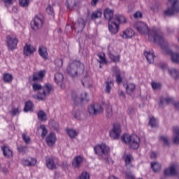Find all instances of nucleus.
Returning <instances> with one entry per match:
<instances>
[{
    "instance_id": "26",
    "label": "nucleus",
    "mask_w": 179,
    "mask_h": 179,
    "mask_svg": "<svg viewBox=\"0 0 179 179\" xmlns=\"http://www.w3.org/2000/svg\"><path fill=\"white\" fill-rule=\"evenodd\" d=\"M46 166L48 169L50 170H54L57 167L55 166V164L54 163V159L50 157H46L45 158Z\"/></svg>"
},
{
    "instance_id": "17",
    "label": "nucleus",
    "mask_w": 179,
    "mask_h": 179,
    "mask_svg": "<svg viewBox=\"0 0 179 179\" xmlns=\"http://www.w3.org/2000/svg\"><path fill=\"white\" fill-rule=\"evenodd\" d=\"M135 36V31L131 28H127L126 30L123 31L122 34H120L122 38H132Z\"/></svg>"
},
{
    "instance_id": "30",
    "label": "nucleus",
    "mask_w": 179,
    "mask_h": 179,
    "mask_svg": "<svg viewBox=\"0 0 179 179\" xmlns=\"http://www.w3.org/2000/svg\"><path fill=\"white\" fill-rule=\"evenodd\" d=\"M1 150L5 157H11L13 152H12V150L9 149V147L4 145L1 148Z\"/></svg>"
},
{
    "instance_id": "38",
    "label": "nucleus",
    "mask_w": 179,
    "mask_h": 179,
    "mask_svg": "<svg viewBox=\"0 0 179 179\" xmlns=\"http://www.w3.org/2000/svg\"><path fill=\"white\" fill-rule=\"evenodd\" d=\"M67 134L71 139H73V138H76V136L78 135V131L72 129H68Z\"/></svg>"
},
{
    "instance_id": "34",
    "label": "nucleus",
    "mask_w": 179,
    "mask_h": 179,
    "mask_svg": "<svg viewBox=\"0 0 179 179\" xmlns=\"http://www.w3.org/2000/svg\"><path fill=\"white\" fill-rule=\"evenodd\" d=\"M13 79V76L9 73H4L3 75V80L5 83H10Z\"/></svg>"
},
{
    "instance_id": "21",
    "label": "nucleus",
    "mask_w": 179,
    "mask_h": 179,
    "mask_svg": "<svg viewBox=\"0 0 179 179\" xmlns=\"http://www.w3.org/2000/svg\"><path fill=\"white\" fill-rule=\"evenodd\" d=\"M144 55L148 64H153V62H155V58H156V56H155L154 52L150 51H145L144 52Z\"/></svg>"
},
{
    "instance_id": "39",
    "label": "nucleus",
    "mask_w": 179,
    "mask_h": 179,
    "mask_svg": "<svg viewBox=\"0 0 179 179\" xmlns=\"http://www.w3.org/2000/svg\"><path fill=\"white\" fill-rule=\"evenodd\" d=\"M108 57L113 62H120V55H114L113 53L109 52Z\"/></svg>"
},
{
    "instance_id": "13",
    "label": "nucleus",
    "mask_w": 179,
    "mask_h": 179,
    "mask_svg": "<svg viewBox=\"0 0 179 179\" xmlns=\"http://www.w3.org/2000/svg\"><path fill=\"white\" fill-rule=\"evenodd\" d=\"M121 134V127L120 124H114L113 129L110 132V136L112 139H118Z\"/></svg>"
},
{
    "instance_id": "14",
    "label": "nucleus",
    "mask_w": 179,
    "mask_h": 179,
    "mask_svg": "<svg viewBox=\"0 0 179 179\" xmlns=\"http://www.w3.org/2000/svg\"><path fill=\"white\" fill-rule=\"evenodd\" d=\"M108 30L112 34H117L120 30V25L114 20L108 21Z\"/></svg>"
},
{
    "instance_id": "11",
    "label": "nucleus",
    "mask_w": 179,
    "mask_h": 179,
    "mask_svg": "<svg viewBox=\"0 0 179 179\" xmlns=\"http://www.w3.org/2000/svg\"><path fill=\"white\" fill-rule=\"evenodd\" d=\"M6 41L8 50H11V51L16 49V48L17 47V43H19V40H17V38L12 37L11 36H8Z\"/></svg>"
},
{
    "instance_id": "25",
    "label": "nucleus",
    "mask_w": 179,
    "mask_h": 179,
    "mask_svg": "<svg viewBox=\"0 0 179 179\" xmlns=\"http://www.w3.org/2000/svg\"><path fill=\"white\" fill-rule=\"evenodd\" d=\"M114 21L117 22L118 24H125V23H127V18L122 14H116L115 15Z\"/></svg>"
},
{
    "instance_id": "16",
    "label": "nucleus",
    "mask_w": 179,
    "mask_h": 179,
    "mask_svg": "<svg viewBox=\"0 0 179 179\" xmlns=\"http://www.w3.org/2000/svg\"><path fill=\"white\" fill-rule=\"evenodd\" d=\"M104 17L108 22L113 21L115 19L114 17V10L110 8H106L103 12Z\"/></svg>"
},
{
    "instance_id": "52",
    "label": "nucleus",
    "mask_w": 179,
    "mask_h": 179,
    "mask_svg": "<svg viewBox=\"0 0 179 179\" xmlns=\"http://www.w3.org/2000/svg\"><path fill=\"white\" fill-rule=\"evenodd\" d=\"M161 141L166 145V146H170V141L169 140L168 137L161 136Z\"/></svg>"
},
{
    "instance_id": "63",
    "label": "nucleus",
    "mask_w": 179,
    "mask_h": 179,
    "mask_svg": "<svg viewBox=\"0 0 179 179\" xmlns=\"http://www.w3.org/2000/svg\"><path fill=\"white\" fill-rule=\"evenodd\" d=\"M113 71L114 73L115 74V76H117V73H121L120 72V69H118V67L113 68Z\"/></svg>"
},
{
    "instance_id": "35",
    "label": "nucleus",
    "mask_w": 179,
    "mask_h": 179,
    "mask_svg": "<svg viewBox=\"0 0 179 179\" xmlns=\"http://www.w3.org/2000/svg\"><path fill=\"white\" fill-rule=\"evenodd\" d=\"M38 120H40V121H47V115L45 114V113H44V111L43 110H39L38 112Z\"/></svg>"
},
{
    "instance_id": "58",
    "label": "nucleus",
    "mask_w": 179,
    "mask_h": 179,
    "mask_svg": "<svg viewBox=\"0 0 179 179\" xmlns=\"http://www.w3.org/2000/svg\"><path fill=\"white\" fill-rule=\"evenodd\" d=\"M116 82L120 85L122 82V78L121 77V73L116 74Z\"/></svg>"
},
{
    "instance_id": "3",
    "label": "nucleus",
    "mask_w": 179,
    "mask_h": 179,
    "mask_svg": "<svg viewBox=\"0 0 179 179\" xmlns=\"http://www.w3.org/2000/svg\"><path fill=\"white\" fill-rule=\"evenodd\" d=\"M67 73L72 76V78H75V76H78V75H82L85 71V65L80 63L79 61H74L69 64L67 67Z\"/></svg>"
},
{
    "instance_id": "5",
    "label": "nucleus",
    "mask_w": 179,
    "mask_h": 179,
    "mask_svg": "<svg viewBox=\"0 0 179 179\" xmlns=\"http://www.w3.org/2000/svg\"><path fill=\"white\" fill-rule=\"evenodd\" d=\"M121 141L124 143H128L131 149L136 150L139 148V142L141 138L136 134L129 136V134H124L122 136Z\"/></svg>"
},
{
    "instance_id": "46",
    "label": "nucleus",
    "mask_w": 179,
    "mask_h": 179,
    "mask_svg": "<svg viewBox=\"0 0 179 179\" xmlns=\"http://www.w3.org/2000/svg\"><path fill=\"white\" fill-rule=\"evenodd\" d=\"M156 119L155 118V117H150L148 125H150L151 128H156Z\"/></svg>"
},
{
    "instance_id": "56",
    "label": "nucleus",
    "mask_w": 179,
    "mask_h": 179,
    "mask_svg": "<svg viewBox=\"0 0 179 179\" xmlns=\"http://www.w3.org/2000/svg\"><path fill=\"white\" fill-rule=\"evenodd\" d=\"M46 12L48 13V15H54V9H52V7L51 6H48L46 8Z\"/></svg>"
},
{
    "instance_id": "59",
    "label": "nucleus",
    "mask_w": 179,
    "mask_h": 179,
    "mask_svg": "<svg viewBox=\"0 0 179 179\" xmlns=\"http://www.w3.org/2000/svg\"><path fill=\"white\" fill-rule=\"evenodd\" d=\"M1 1H3V3L6 5V6H8V5H12L15 0H0V2Z\"/></svg>"
},
{
    "instance_id": "15",
    "label": "nucleus",
    "mask_w": 179,
    "mask_h": 179,
    "mask_svg": "<svg viewBox=\"0 0 179 179\" xmlns=\"http://www.w3.org/2000/svg\"><path fill=\"white\" fill-rule=\"evenodd\" d=\"M173 143L174 145H179V127L175 126L173 127Z\"/></svg>"
},
{
    "instance_id": "6",
    "label": "nucleus",
    "mask_w": 179,
    "mask_h": 179,
    "mask_svg": "<svg viewBox=\"0 0 179 179\" xmlns=\"http://www.w3.org/2000/svg\"><path fill=\"white\" fill-rule=\"evenodd\" d=\"M166 16H173L179 13V0H168V8L164 11Z\"/></svg>"
},
{
    "instance_id": "48",
    "label": "nucleus",
    "mask_w": 179,
    "mask_h": 179,
    "mask_svg": "<svg viewBox=\"0 0 179 179\" xmlns=\"http://www.w3.org/2000/svg\"><path fill=\"white\" fill-rule=\"evenodd\" d=\"M79 179H90V174L87 171H83L80 175Z\"/></svg>"
},
{
    "instance_id": "33",
    "label": "nucleus",
    "mask_w": 179,
    "mask_h": 179,
    "mask_svg": "<svg viewBox=\"0 0 179 179\" xmlns=\"http://www.w3.org/2000/svg\"><path fill=\"white\" fill-rule=\"evenodd\" d=\"M24 113H29V111H33V102L28 101L25 103L24 108Z\"/></svg>"
},
{
    "instance_id": "49",
    "label": "nucleus",
    "mask_w": 179,
    "mask_h": 179,
    "mask_svg": "<svg viewBox=\"0 0 179 179\" xmlns=\"http://www.w3.org/2000/svg\"><path fill=\"white\" fill-rule=\"evenodd\" d=\"M17 149L18 152L22 155H25V153H27V146L20 145L17 148Z\"/></svg>"
},
{
    "instance_id": "9",
    "label": "nucleus",
    "mask_w": 179,
    "mask_h": 179,
    "mask_svg": "<svg viewBox=\"0 0 179 179\" xmlns=\"http://www.w3.org/2000/svg\"><path fill=\"white\" fill-rule=\"evenodd\" d=\"M87 111L90 115H99L104 111V109L99 103H92L88 106Z\"/></svg>"
},
{
    "instance_id": "23",
    "label": "nucleus",
    "mask_w": 179,
    "mask_h": 179,
    "mask_svg": "<svg viewBox=\"0 0 179 179\" xmlns=\"http://www.w3.org/2000/svg\"><path fill=\"white\" fill-rule=\"evenodd\" d=\"M38 54L43 59H48V52H47V48L44 46L39 47Z\"/></svg>"
},
{
    "instance_id": "45",
    "label": "nucleus",
    "mask_w": 179,
    "mask_h": 179,
    "mask_svg": "<svg viewBox=\"0 0 179 179\" xmlns=\"http://www.w3.org/2000/svg\"><path fill=\"white\" fill-rule=\"evenodd\" d=\"M40 128L42 130V133H41L42 138H45V136L47 135V134H48V130H47V128L44 124H41L40 126Z\"/></svg>"
},
{
    "instance_id": "19",
    "label": "nucleus",
    "mask_w": 179,
    "mask_h": 179,
    "mask_svg": "<svg viewBox=\"0 0 179 179\" xmlns=\"http://www.w3.org/2000/svg\"><path fill=\"white\" fill-rule=\"evenodd\" d=\"M21 163L23 166H36L37 160H36L34 158L22 159Z\"/></svg>"
},
{
    "instance_id": "42",
    "label": "nucleus",
    "mask_w": 179,
    "mask_h": 179,
    "mask_svg": "<svg viewBox=\"0 0 179 179\" xmlns=\"http://www.w3.org/2000/svg\"><path fill=\"white\" fill-rule=\"evenodd\" d=\"M19 3L22 8H27L30 3V0H19Z\"/></svg>"
},
{
    "instance_id": "8",
    "label": "nucleus",
    "mask_w": 179,
    "mask_h": 179,
    "mask_svg": "<svg viewBox=\"0 0 179 179\" xmlns=\"http://www.w3.org/2000/svg\"><path fill=\"white\" fill-rule=\"evenodd\" d=\"M54 90V87L50 83H46L42 87V92H39L37 95L38 100H45L47 96H50L51 92Z\"/></svg>"
},
{
    "instance_id": "36",
    "label": "nucleus",
    "mask_w": 179,
    "mask_h": 179,
    "mask_svg": "<svg viewBox=\"0 0 179 179\" xmlns=\"http://www.w3.org/2000/svg\"><path fill=\"white\" fill-rule=\"evenodd\" d=\"M125 164L127 167H131L132 166V155H126L125 158Z\"/></svg>"
},
{
    "instance_id": "43",
    "label": "nucleus",
    "mask_w": 179,
    "mask_h": 179,
    "mask_svg": "<svg viewBox=\"0 0 179 179\" xmlns=\"http://www.w3.org/2000/svg\"><path fill=\"white\" fill-rule=\"evenodd\" d=\"M106 85L105 92L110 93L111 92V86H113V81H106Z\"/></svg>"
},
{
    "instance_id": "51",
    "label": "nucleus",
    "mask_w": 179,
    "mask_h": 179,
    "mask_svg": "<svg viewBox=\"0 0 179 179\" xmlns=\"http://www.w3.org/2000/svg\"><path fill=\"white\" fill-rule=\"evenodd\" d=\"M73 115L76 120H80L82 113H80V110H76L73 113Z\"/></svg>"
},
{
    "instance_id": "12",
    "label": "nucleus",
    "mask_w": 179,
    "mask_h": 179,
    "mask_svg": "<svg viewBox=\"0 0 179 179\" xmlns=\"http://www.w3.org/2000/svg\"><path fill=\"white\" fill-rule=\"evenodd\" d=\"M85 26H86V22H85V20L83 18H79L77 22L73 24V28L76 33H81V31H83Z\"/></svg>"
},
{
    "instance_id": "50",
    "label": "nucleus",
    "mask_w": 179,
    "mask_h": 179,
    "mask_svg": "<svg viewBox=\"0 0 179 179\" xmlns=\"http://www.w3.org/2000/svg\"><path fill=\"white\" fill-rule=\"evenodd\" d=\"M20 113V111L19 110V108H14L13 107L11 110H10V114L15 117V115H17V114H19Z\"/></svg>"
},
{
    "instance_id": "60",
    "label": "nucleus",
    "mask_w": 179,
    "mask_h": 179,
    "mask_svg": "<svg viewBox=\"0 0 179 179\" xmlns=\"http://www.w3.org/2000/svg\"><path fill=\"white\" fill-rule=\"evenodd\" d=\"M157 165V162H151V169L154 173H157V169L155 168V166Z\"/></svg>"
},
{
    "instance_id": "31",
    "label": "nucleus",
    "mask_w": 179,
    "mask_h": 179,
    "mask_svg": "<svg viewBox=\"0 0 179 179\" xmlns=\"http://www.w3.org/2000/svg\"><path fill=\"white\" fill-rule=\"evenodd\" d=\"M168 72L173 79H178L179 78V71L176 69H169Z\"/></svg>"
},
{
    "instance_id": "55",
    "label": "nucleus",
    "mask_w": 179,
    "mask_h": 179,
    "mask_svg": "<svg viewBox=\"0 0 179 179\" xmlns=\"http://www.w3.org/2000/svg\"><path fill=\"white\" fill-rule=\"evenodd\" d=\"M98 57L100 59L99 61V64H106V57H104V54H98Z\"/></svg>"
},
{
    "instance_id": "44",
    "label": "nucleus",
    "mask_w": 179,
    "mask_h": 179,
    "mask_svg": "<svg viewBox=\"0 0 179 179\" xmlns=\"http://www.w3.org/2000/svg\"><path fill=\"white\" fill-rule=\"evenodd\" d=\"M106 117L108 118H111V117H113V108L110 105L106 108Z\"/></svg>"
},
{
    "instance_id": "24",
    "label": "nucleus",
    "mask_w": 179,
    "mask_h": 179,
    "mask_svg": "<svg viewBox=\"0 0 179 179\" xmlns=\"http://www.w3.org/2000/svg\"><path fill=\"white\" fill-rule=\"evenodd\" d=\"M34 51L35 49L33 46H31V45H26L24 47V55H25V57H29V55H31V54H33Z\"/></svg>"
},
{
    "instance_id": "62",
    "label": "nucleus",
    "mask_w": 179,
    "mask_h": 179,
    "mask_svg": "<svg viewBox=\"0 0 179 179\" xmlns=\"http://www.w3.org/2000/svg\"><path fill=\"white\" fill-rule=\"evenodd\" d=\"M151 86H152V88L154 90H156V89H157V83H155V81H152L151 83Z\"/></svg>"
},
{
    "instance_id": "47",
    "label": "nucleus",
    "mask_w": 179,
    "mask_h": 179,
    "mask_svg": "<svg viewBox=\"0 0 179 179\" xmlns=\"http://www.w3.org/2000/svg\"><path fill=\"white\" fill-rule=\"evenodd\" d=\"M80 101H82V103H87V101H89V98H87V93L84 92L81 94Z\"/></svg>"
},
{
    "instance_id": "10",
    "label": "nucleus",
    "mask_w": 179,
    "mask_h": 179,
    "mask_svg": "<svg viewBox=\"0 0 179 179\" xmlns=\"http://www.w3.org/2000/svg\"><path fill=\"white\" fill-rule=\"evenodd\" d=\"M178 170V164L173 163L164 171V174L166 177H173V176H177Z\"/></svg>"
},
{
    "instance_id": "20",
    "label": "nucleus",
    "mask_w": 179,
    "mask_h": 179,
    "mask_svg": "<svg viewBox=\"0 0 179 179\" xmlns=\"http://www.w3.org/2000/svg\"><path fill=\"white\" fill-rule=\"evenodd\" d=\"M82 162H83V157L79 155L75 157L72 161L73 167L79 169L80 167V164H82Z\"/></svg>"
},
{
    "instance_id": "28",
    "label": "nucleus",
    "mask_w": 179,
    "mask_h": 179,
    "mask_svg": "<svg viewBox=\"0 0 179 179\" xmlns=\"http://www.w3.org/2000/svg\"><path fill=\"white\" fill-rule=\"evenodd\" d=\"M124 86L126 89V92L127 94H129V95L132 94V93L135 92V89L136 87V86L134 83H129L126 85H124Z\"/></svg>"
},
{
    "instance_id": "7",
    "label": "nucleus",
    "mask_w": 179,
    "mask_h": 179,
    "mask_svg": "<svg viewBox=\"0 0 179 179\" xmlns=\"http://www.w3.org/2000/svg\"><path fill=\"white\" fill-rule=\"evenodd\" d=\"M43 24H44V16L41 14L35 15L31 21V27L35 31L40 30L43 27Z\"/></svg>"
},
{
    "instance_id": "4",
    "label": "nucleus",
    "mask_w": 179,
    "mask_h": 179,
    "mask_svg": "<svg viewBox=\"0 0 179 179\" xmlns=\"http://www.w3.org/2000/svg\"><path fill=\"white\" fill-rule=\"evenodd\" d=\"M94 152L99 156L100 160H103L105 163H110V159L108 158V152L110 148L106 144H101L96 145L94 148Z\"/></svg>"
},
{
    "instance_id": "32",
    "label": "nucleus",
    "mask_w": 179,
    "mask_h": 179,
    "mask_svg": "<svg viewBox=\"0 0 179 179\" xmlns=\"http://www.w3.org/2000/svg\"><path fill=\"white\" fill-rule=\"evenodd\" d=\"M55 80L58 85H61L64 82V75L61 73L55 74Z\"/></svg>"
},
{
    "instance_id": "2",
    "label": "nucleus",
    "mask_w": 179,
    "mask_h": 179,
    "mask_svg": "<svg viewBox=\"0 0 179 179\" xmlns=\"http://www.w3.org/2000/svg\"><path fill=\"white\" fill-rule=\"evenodd\" d=\"M157 41H158L159 45L161 47L162 50L163 51H164L166 52V54L171 55V61L173 62L175 64H178L179 53H174V52H173V51L169 50V44L167 43V41H166V40H164V36L163 35V32L160 29H158V31H157Z\"/></svg>"
},
{
    "instance_id": "54",
    "label": "nucleus",
    "mask_w": 179,
    "mask_h": 179,
    "mask_svg": "<svg viewBox=\"0 0 179 179\" xmlns=\"http://www.w3.org/2000/svg\"><path fill=\"white\" fill-rule=\"evenodd\" d=\"M55 64L56 66H57L58 68H61V66H62V65L64 64V62L61 59H57L55 61Z\"/></svg>"
},
{
    "instance_id": "53",
    "label": "nucleus",
    "mask_w": 179,
    "mask_h": 179,
    "mask_svg": "<svg viewBox=\"0 0 179 179\" xmlns=\"http://www.w3.org/2000/svg\"><path fill=\"white\" fill-rule=\"evenodd\" d=\"M32 87L35 92L37 90H43V87L40 84L34 83L32 85Z\"/></svg>"
},
{
    "instance_id": "37",
    "label": "nucleus",
    "mask_w": 179,
    "mask_h": 179,
    "mask_svg": "<svg viewBox=\"0 0 179 179\" xmlns=\"http://www.w3.org/2000/svg\"><path fill=\"white\" fill-rule=\"evenodd\" d=\"M83 86L84 87H90V82L89 81V78H87V75H85L84 78L81 80Z\"/></svg>"
},
{
    "instance_id": "40",
    "label": "nucleus",
    "mask_w": 179,
    "mask_h": 179,
    "mask_svg": "<svg viewBox=\"0 0 179 179\" xmlns=\"http://www.w3.org/2000/svg\"><path fill=\"white\" fill-rule=\"evenodd\" d=\"M99 17H101V10H99L92 13L91 19H99Z\"/></svg>"
},
{
    "instance_id": "1",
    "label": "nucleus",
    "mask_w": 179,
    "mask_h": 179,
    "mask_svg": "<svg viewBox=\"0 0 179 179\" xmlns=\"http://www.w3.org/2000/svg\"><path fill=\"white\" fill-rule=\"evenodd\" d=\"M134 28L141 34H148V40L151 43H157V28L153 27L149 29V27L145 22H138L134 24Z\"/></svg>"
},
{
    "instance_id": "29",
    "label": "nucleus",
    "mask_w": 179,
    "mask_h": 179,
    "mask_svg": "<svg viewBox=\"0 0 179 179\" xmlns=\"http://www.w3.org/2000/svg\"><path fill=\"white\" fill-rule=\"evenodd\" d=\"M66 5L70 10H73L78 6V1L76 0H67Z\"/></svg>"
},
{
    "instance_id": "22",
    "label": "nucleus",
    "mask_w": 179,
    "mask_h": 179,
    "mask_svg": "<svg viewBox=\"0 0 179 179\" xmlns=\"http://www.w3.org/2000/svg\"><path fill=\"white\" fill-rule=\"evenodd\" d=\"M44 76H45V70H41L38 73H34L33 75V81L42 80Z\"/></svg>"
},
{
    "instance_id": "41",
    "label": "nucleus",
    "mask_w": 179,
    "mask_h": 179,
    "mask_svg": "<svg viewBox=\"0 0 179 179\" xmlns=\"http://www.w3.org/2000/svg\"><path fill=\"white\" fill-rule=\"evenodd\" d=\"M22 140L24 141V142L27 145H29V143H30V141H31L30 136L27 135V134L23 133L22 134Z\"/></svg>"
},
{
    "instance_id": "64",
    "label": "nucleus",
    "mask_w": 179,
    "mask_h": 179,
    "mask_svg": "<svg viewBox=\"0 0 179 179\" xmlns=\"http://www.w3.org/2000/svg\"><path fill=\"white\" fill-rule=\"evenodd\" d=\"M118 94H119L120 97H125V94L121 90H118Z\"/></svg>"
},
{
    "instance_id": "61",
    "label": "nucleus",
    "mask_w": 179,
    "mask_h": 179,
    "mask_svg": "<svg viewBox=\"0 0 179 179\" xmlns=\"http://www.w3.org/2000/svg\"><path fill=\"white\" fill-rule=\"evenodd\" d=\"M134 17H135V19L142 17V13L137 11L136 13L134 14Z\"/></svg>"
},
{
    "instance_id": "18",
    "label": "nucleus",
    "mask_w": 179,
    "mask_h": 179,
    "mask_svg": "<svg viewBox=\"0 0 179 179\" xmlns=\"http://www.w3.org/2000/svg\"><path fill=\"white\" fill-rule=\"evenodd\" d=\"M45 141L48 146H54V145H55V141H57V137L54 133H50L47 136Z\"/></svg>"
},
{
    "instance_id": "27",
    "label": "nucleus",
    "mask_w": 179,
    "mask_h": 179,
    "mask_svg": "<svg viewBox=\"0 0 179 179\" xmlns=\"http://www.w3.org/2000/svg\"><path fill=\"white\" fill-rule=\"evenodd\" d=\"M174 100L172 98H161L159 101V107H164V106H167V104H170L173 103Z\"/></svg>"
},
{
    "instance_id": "57",
    "label": "nucleus",
    "mask_w": 179,
    "mask_h": 179,
    "mask_svg": "<svg viewBox=\"0 0 179 179\" xmlns=\"http://www.w3.org/2000/svg\"><path fill=\"white\" fill-rule=\"evenodd\" d=\"M125 176L127 179H135V176H134V174H132L131 172H127L125 173Z\"/></svg>"
}]
</instances>
